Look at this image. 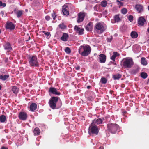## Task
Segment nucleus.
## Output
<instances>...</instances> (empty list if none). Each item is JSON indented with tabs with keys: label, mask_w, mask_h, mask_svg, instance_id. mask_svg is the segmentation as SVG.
<instances>
[{
	"label": "nucleus",
	"mask_w": 149,
	"mask_h": 149,
	"mask_svg": "<svg viewBox=\"0 0 149 149\" xmlns=\"http://www.w3.org/2000/svg\"><path fill=\"white\" fill-rule=\"evenodd\" d=\"M58 97H53L49 100V105L52 109H58L61 107V101H58Z\"/></svg>",
	"instance_id": "nucleus-1"
},
{
	"label": "nucleus",
	"mask_w": 149,
	"mask_h": 149,
	"mask_svg": "<svg viewBox=\"0 0 149 149\" xmlns=\"http://www.w3.org/2000/svg\"><path fill=\"white\" fill-rule=\"evenodd\" d=\"M91 49L89 45H83L79 48L78 52L81 56H88L91 53Z\"/></svg>",
	"instance_id": "nucleus-2"
},
{
	"label": "nucleus",
	"mask_w": 149,
	"mask_h": 149,
	"mask_svg": "<svg viewBox=\"0 0 149 149\" xmlns=\"http://www.w3.org/2000/svg\"><path fill=\"white\" fill-rule=\"evenodd\" d=\"M107 29L106 25L102 22H100L95 25V31L98 34H101Z\"/></svg>",
	"instance_id": "nucleus-3"
},
{
	"label": "nucleus",
	"mask_w": 149,
	"mask_h": 149,
	"mask_svg": "<svg viewBox=\"0 0 149 149\" xmlns=\"http://www.w3.org/2000/svg\"><path fill=\"white\" fill-rule=\"evenodd\" d=\"M122 65L125 68H131L134 65V62L132 58L127 57L122 60Z\"/></svg>",
	"instance_id": "nucleus-4"
},
{
	"label": "nucleus",
	"mask_w": 149,
	"mask_h": 149,
	"mask_svg": "<svg viewBox=\"0 0 149 149\" xmlns=\"http://www.w3.org/2000/svg\"><path fill=\"white\" fill-rule=\"evenodd\" d=\"M29 63L30 65L32 66L38 67V62L37 57L34 55L29 56Z\"/></svg>",
	"instance_id": "nucleus-5"
},
{
	"label": "nucleus",
	"mask_w": 149,
	"mask_h": 149,
	"mask_svg": "<svg viewBox=\"0 0 149 149\" xmlns=\"http://www.w3.org/2000/svg\"><path fill=\"white\" fill-rule=\"evenodd\" d=\"M99 132V129L97 126L95 124L92 123L90 125L88 128V133L90 134H97Z\"/></svg>",
	"instance_id": "nucleus-6"
},
{
	"label": "nucleus",
	"mask_w": 149,
	"mask_h": 149,
	"mask_svg": "<svg viewBox=\"0 0 149 149\" xmlns=\"http://www.w3.org/2000/svg\"><path fill=\"white\" fill-rule=\"evenodd\" d=\"M107 126L109 130L113 134L115 133L118 129V126L116 124H109Z\"/></svg>",
	"instance_id": "nucleus-7"
},
{
	"label": "nucleus",
	"mask_w": 149,
	"mask_h": 149,
	"mask_svg": "<svg viewBox=\"0 0 149 149\" xmlns=\"http://www.w3.org/2000/svg\"><path fill=\"white\" fill-rule=\"evenodd\" d=\"M18 117L20 120H24L27 119V115L24 112H20L19 114Z\"/></svg>",
	"instance_id": "nucleus-8"
},
{
	"label": "nucleus",
	"mask_w": 149,
	"mask_h": 149,
	"mask_svg": "<svg viewBox=\"0 0 149 149\" xmlns=\"http://www.w3.org/2000/svg\"><path fill=\"white\" fill-rule=\"evenodd\" d=\"M74 29L76 33L79 35H81L84 34L83 28L79 27L78 26L76 25L74 27Z\"/></svg>",
	"instance_id": "nucleus-9"
},
{
	"label": "nucleus",
	"mask_w": 149,
	"mask_h": 149,
	"mask_svg": "<svg viewBox=\"0 0 149 149\" xmlns=\"http://www.w3.org/2000/svg\"><path fill=\"white\" fill-rule=\"evenodd\" d=\"M68 9V7L67 4H65L63 6L62 11L64 15H67L69 14Z\"/></svg>",
	"instance_id": "nucleus-10"
},
{
	"label": "nucleus",
	"mask_w": 149,
	"mask_h": 149,
	"mask_svg": "<svg viewBox=\"0 0 149 149\" xmlns=\"http://www.w3.org/2000/svg\"><path fill=\"white\" fill-rule=\"evenodd\" d=\"M49 93L55 95H60V93L57 91V89L54 87H50L49 90Z\"/></svg>",
	"instance_id": "nucleus-11"
},
{
	"label": "nucleus",
	"mask_w": 149,
	"mask_h": 149,
	"mask_svg": "<svg viewBox=\"0 0 149 149\" xmlns=\"http://www.w3.org/2000/svg\"><path fill=\"white\" fill-rule=\"evenodd\" d=\"M85 16V14L84 13H80L78 15V19L77 22L79 23L83 20Z\"/></svg>",
	"instance_id": "nucleus-12"
},
{
	"label": "nucleus",
	"mask_w": 149,
	"mask_h": 149,
	"mask_svg": "<svg viewBox=\"0 0 149 149\" xmlns=\"http://www.w3.org/2000/svg\"><path fill=\"white\" fill-rule=\"evenodd\" d=\"M145 22L146 20L143 17H141L138 19V23L139 25L143 26L144 25Z\"/></svg>",
	"instance_id": "nucleus-13"
},
{
	"label": "nucleus",
	"mask_w": 149,
	"mask_h": 149,
	"mask_svg": "<svg viewBox=\"0 0 149 149\" xmlns=\"http://www.w3.org/2000/svg\"><path fill=\"white\" fill-rule=\"evenodd\" d=\"M15 26L11 22H7L6 24V28L10 30H13L15 29Z\"/></svg>",
	"instance_id": "nucleus-14"
},
{
	"label": "nucleus",
	"mask_w": 149,
	"mask_h": 149,
	"mask_svg": "<svg viewBox=\"0 0 149 149\" xmlns=\"http://www.w3.org/2000/svg\"><path fill=\"white\" fill-rule=\"evenodd\" d=\"M93 28V24L92 22H90L85 26L86 29L88 31H91Z\"/></svg>",
	"instance_id": "nucleus-15"
},
{
	"label": "nucleus",
	"mask_w": 149,
	"mask_h": 149,
	"mask_svg": "<svg viewBox=\"0 0 149 149\" xmlns=\"http://www.w3.org/2000/svg\"><path fill=\"white\" fill-rule=\"evenodd\" d=\"M99 59L101 63H104L106 61V56L103 54L99 55Z\"/></svg>",
	"instance_id": "nucleus-16"
},
{
	"label": "nucleus",
	"mask_w": 149,
	"mask_h": 149,
	"mask_svg": "<svg viewBox=\"0 0 149 149\" xmlns=\"http://www.w3.org/2000/svg\"><path fill=\"white\" fill-rule=\"evenodd\" d=\"M4 49L7 50L8 51H10L12 50V48L11 47L10 43L9 42H7L4 45Z\"/></svg>",
	"instance_id": "nucleus-17"
},
{
	"label": "nucleus",
	"mask_w": 149,
	"mask_h": 149,
	"mask_svg": "<svg viewBox=\"0 0 149 149\" xmlns=\"http://www.w3.org/2000/svg\"><path fill=\"white\" fill-rule=\"evenodd\" d=\"M68 35L65 33H63L62 36L61 37V40L64 41H66L67 40L68 38Z\"/></svg>",
	"instance_id": "nucleus-18"
},
{
	"label": "nucleus",
	"mask_w": 149,
	"mask_h": 149,
	"mask_svg": "<svg viewBox=\"0 0 149 149\" xmlns=\"http://www.w3.org/2000/svg\"><path fill=\"white\" fill-rule=\"evenodd\" d=\"M103 122V120L101 118H98L97 119H94L92 121V123H93L94 124L98 125L102 124Z\"/></svg>",
	"instance_id": "nucleus-19"
},
{
	"label": "nucleus",
	"mask_w": 149,
	"mask_h": 149,
	"mask_svg": "<svg viewBox=\"0 0 149 149\" xmlns=\"http://www.w3.org/2000/svg\"><path fill=\"white\" fill-rule=\"evenodd\" d=\"M23 11L22 10H19L17 11H15L14 13L18 18L20 17L22 15Z\"/></svg>",
	"instance_id": "nucleus-20"
},
{
	"label": "nucleus",
	"mask_w": 149,
	"mask_h": 149,
	"mask_svg": "<svg viewBox=\"0 0 149 149\" xmlns=\"http://www.w3.org/2000/svg\"><path fill=\"white\" fill-rule=\"evenodd\" d=\"M119 56V54L117 52H114L113 55L111 57V59L113 61H115V58Z\"/></svg>",
	"instance_id": "nucleus-21"
},
{
	"label": "nucleus",
	"mask_w": 149,
	"mask_h": 149,
	"mask_svg": "<svg viewBox=\"0 0 149 149\" xmlns=\"http://www.w3.org/2000/svg\"><path fill=\"white\" fill-rule=\"evenodd\" d=\"M133 49L135 53H138L140 51V47L138 45H135L133 46Z\"/></svg>",
	"instance_id": "nucleus-22"
},
{
	"label": "nucleus",
	"mask_w": 149,
	"mask_h": 149,
	"mask_svg": "<svg viewBox=\"0 0 149 149\" xmlns=\"http://www.w3.org/2000/svg\"><path fill=\"white\" fill-rule=\"evenodd\" d=\"M37 104L35 103H32L30 105V109L31 111H33L36 110L37 108Z\"/></svg>",
	"instance_id": "nucleus-23"
},
{
	"label": "nucleus",
	"mask_w": 149,
	"mask_h": 149,
	"mask_svg": "<svg viewBox=\"0 0 149 149\" xmlns=\"http://www.w3.org/2000/svg\"><path fill=\"white\" fill-rule=\"evenodd\" d=\"M135 8L136 10L139 12H141L143 10V7L141 5H136Z\"/></svg>",
	"instance_id": "nucleus-24"
},
{
	"label": "nucleus",
	"mask_w": 149,
	"mask_h": 149,
	"mask_svg": "<svg viewBox=\"0 0 149 149\" xmlns=\"http://www.w3.org/2000/svg\"><path fill=\"white\" fill-rule=\"evenodd\" d=\"M131 36L133 38H136L138 36V34L136 32L134 31H132L131 33Z\"/></svg>",
	"instance_id": "nucleus-25"
},
{
	"label": "nucleus",
	"mask_w": 149,
	"mask_h": 149,
	"mask_svg": "<svg viewBox=\"0 0 149 149\" xmlns=\"http://www.w3.org/2000/svg\"><path fill=\"white\" fill-rule=\"evenodd\" d=\"M33 133L35 135H38L40 133V130L38 127H36L33 131Z\"/></svg>",
	"instance_id": "nucleus-26"
},
{
	"label": "nucleus",
	"mask_w": 149,
	"mask_h": 149,
	"mask_svg": "<svg viewBox=\"0 0 149 149\" xmlns=\"http://www.w3.org/2000/svg\"><path fill=\"white\" fill-rule=\"evenodd\" d=\"M12 91L13 93L15 94H17L18 91V89L16 86H13L12 88Z\"/></svg>",
	"instance_id": "nucleus-27"
},
{
	"label": "nucleus",
	"mask_w": 149,
	"mask_h": 149,
	"mask_svg": "<svg viewBox=\"0 0 149 149\" xmlns=\"http://www.w3.org/2000/svg\"><path fill=\"white\" fill-rule=\"evenodd\" d=\"M9 76L8 75H0V79L2 80H6L8 77Z\"/></svg>",
	"instance_id": "nucleus-28"
},
{
	"label": "nucleus",
	"mask_w": 149,
	"mask_h": 149,
	"mask_svg": "<svg viewBox=\"0 0 149 149\" xmlns=\"http://www.w3.org/2000/svg\"><path fill=\"white\" fill-rule=\"evenodd\" d=\"M141 63L142 64L144 65H147V63L146 60L145 58L144 57H142L141 59Z\"/></svg>",
	"instance_id": "nucleus-29"
},
{
	"label": "nucleus",
	"mask_w": 149,
	"mask_h": 149,
	"mask_svg": "<svg viewBox=\"0 0 149 149\" xmlns=\"http://www.w3.org/2000/svg\"><path fill=\"white\" fill-rule=\"evenodd\" d=\"M107 3L106 1L104 0L101 2L100 5L102 6L105 7L107 6Z\"/></svg>",
	"instance_id": "nucleus-30"
},
{
	"label": "nucleus",
	"mask_w": 149,
	"mask_h": 149,
	"mask_svg": "<svg viewBox=\"0 0 149 149\" xmlns=\"http://www.w3.org/2000/svg\"><path fill=\"white\" fill-rule=\"evenodd\" d=\"M6 118V117L3 115H2L0 116V121L2 123L5 122Z\"/></svg>",
	"instance_id": "nucleus-31"
},
{
	"label": "nucleus",
	"mask_w": 149,
	"mask_h": 149,
	"mask_svg": "<svg viewBox=\"0 0 149 149\" xmlns=\"http://www.w3.org/2000/svg\"><path fill=\"white\" fill-rule=\"evenodd\" d=\"M121 77V75L120 74H117L113 76V78L114 79H118Z\"/></svg>",
	"instance_id": "nucleus-32"
},
{
	"label": "nucleus",
	"mask_w": 149,
	"mask_h": 149,
	"mask_svg": "<svg viewBox=\"0 0 149 149\" xmlns=\"http://www.w3.org/2000/svg\"><path fill=\"white\" fill-rule=\"evenodd\" d=\"M115 21L116 22H118L120 21V18L119 15H117L114 16Z\"/></svg>",
	"instance_id": "nucleus-33"
},
{
	"label": "nucleus",
	"mask_w": 149,
	"mask_h": 149,
	"mask_svg": "<svg viewBox=\"0 0 149 149\" xmlns=\"http://www.w3.org/2000/svg\"><path fill=\"white\" fill-rule=\"evenodd\" d=\"M141 77L143 79H145L147 77V74L145 72H142L141 74Z\"/></svg>",
	"instance_id": "nucleus-34"
},
{
	"label": "nucleus",
	"mask_w": 149,
	"mask_h": 149,
	"mask_svg": "<svg viewBox=\"0 0 149 149\" xmlns=\"http://www.w3.org/2000/svg\"><path fill=\"white\" fill-rule=\"evenodd\" d=\"M65 52L66 53L69 54L71 52V50L69 48L66 47L65 49Z\"/></svg>",
	"instance_id": "nucleus-35"
},
{
	"label": "nucleus",
	"mask_w": 149,
	"mask_h": 149,
	"mask_svg": "<svg viewBox=\"0 0 149 149\" xmlns=\"http://www.w3.org/2000/svg\"><path fill=\"white\" fill-rule=\"evenodd\" d=\"M121 13L123 14H126L127 12V10L125 8H123L121 10Z\"/></svg>",
	"instance_id": "nucleus-36"
},
{
	"label": "nucleus",
	"mask_w": 149,
	"mask_h": 149,
	"mask_svg": "<svg viewBox=\"0 0 149 149\" xmlns=\"http://www.w3.org/2000/svg\"><path fill=\"white\" fill-rule=\"evenodd\" d=\"M101 81L102 83L105 84L107 82V79L105 78H102L101 79Z\"/></svg>",
	"instance_id": "nucleus-37"
},
{
	"label": "nucleus",
	"mask_w": 149,
	"mask_h": 149,
	"mask_svg": "<svg viewBox=\"0 0 149 149\" xmlns=\"http://www.w3.org/2000/svg\"><path fill=\"white\" fill-rule=\"evenodd\" d=\"M59 26L62 29H64L65 28V26L63 23L60 24Z\"/></svg>",
	"instance_id": "nucleus-38"
},
{
	"label": "nucleus",
	"mask_w": 149,
	"mask_h": 149,
	"mask_svg": "<svg viewBox=\"0 0 149 149\" xmlns=\"http://www.w3.org/2000/svg\"><path fill=\"white\" fill-rule=\"evenodd\" d=\"M113 39V37L112 36H110L107 38V40L108 42H111Z\"/></svg>",
	"instance_id": "nucleus-39"
},
{
	"label": "nucleus",
	"mask_w": 149,
	"mask_h": 149,
	"mask_svg": "<svg viewBox=\"0 0 149 149\" xmlns=\"http://www.w3.org/2000/svg\"><path fill=\"white\" fill-rule=\"evenodd\" d=\"M133 17L131 15H129L128 17L129 20L131 22L133 21Z\"/></svg>",
	"instance_id": "nucleus-40"
},
{
	"label": "nucleus",
	"mask_w": 149,
	"mask_h": 149,
	"mask_svg": "<svg viewBox=\"0 0 149 149\" xmlns=\"http://www.w3.org/2000/svg\"><path fill=\"white\" fill-rule=\"evenodd\" d=\"M52 15L53 18V19L54 20L55 19V18L56 17V13L54 12H53V13L52 14Z\"/></svg>",
	"instance_id": "nucleus-41"
},
{
	"label": "nucleus",
	"mask_w": 149,
	"mask_h": 149,
	"mask_svg": "<svg viewBox=\"0 0 149 149\" xmlns=\"http://www.w3.org/2000/svg\"><path fill=\"white\" fill-rule=\"evenodd\" d=\"M45 19L47 21H49L50 19V17L49 16H47L45 17Z\"/></svg>",
	"instance_id": "nucleus-42"
},
{
	"label": "nucleus",
	"mask_w": 149,
	"mask_h": 149,
	"mask_svg": "<svg viewBox=\"0 0 149 149\" xmlns=\"http://www.w3.org/2000/svg\"><path fill=\"white\" fill-rule=\"evenodd\" d=\"M43 32H44V34L45 35H47V36H49L50 35V32H45V31H43Z\"/></svg>",
	"instance_id": "nucleus-43"
},
{
	"label": "nucleus",
	"mask_w": 149,
	"mask_h": 149,
	"mask_svg": "<svg viewBox=\"0 0 149 149\" xmlns=\"http://www.w3.org/2000/svg\"><path fill=\"white\" fill-rule=\"evenodd\" d=\"M117 2L118 3V4H120L121 6L122 5L123 3L119 1L118 0H117Z\"/></svg>",
	"instance_id": "nucleus-44"
},
{
	"label": "nucleus",
	"mask_w": 149,
	"mask_h": 149,
	"mask_svg": "<svg viewBox=\"0 0 149 149\" xmlns=\"http://www.w3.org/2000/svg\"><path fill=\"white\" fill-rule=\"evenodd\" d=\"M6 4L5 3H2V6H3V7H5L6 6Z\"/></svg>",
	"instance_id": "nucleus-45"
},
{
	"label": "nucleus",
	"mask_w": 149,
	"mask_h": 149,
	"mask_svg": "<svg viewBox=\"0 0 149 149\" xmlns=\"http://www.w3.org/2000/svg\"><path fill=\"white\" fill-rule=\"evenodd\" d=\"M80 67L79 66L77 67H76V70H79L80 69Z\"/></svg>",
	"instance_id": "nucleus-46"
},
{
	"label": "nucleus",
	"mask_w": 149,
	"mask_h": 149,
	"mask_svg": "<svg viewBox=\"0 0 149 149\" xmlns=\"http://www.w3.org/2000/svg\"><path fill=\"white\" fill-rule=\"evenodd\" d=\"M99 149H104V148L103 146H100L99 148Z\"/></svg>",
	"instance_id": "nucleus-47"
},
{
	"label": "nucleus",
	"mask_w": 149,
	"mask_h": 149,
	"mask_svg": "<svg viewBox=\"0 0 149 149\" xmlns=\"http://www.w3.org/2000/svg\"><path fill=\"white\" fill-rule=\"evenodd\" d=\"M2 3L1 1H0V6H2Z\"/></svg>",
	"instance_id": "nucleus-48"
},
{
	"label": "nucleus",
	"mask_w": 149,
	"mask_h": 149,
	"mask_svg": "<svg viewBox=\"0 0 149 149\" xmlns=\"http://www.w3.org/2000/svg\"><path fill=\"white\" fill-rule=\"evenodd\" d=\"M1 149H8V148H6V147H2V148H1Z\"/></svg>",
	"instance_id": "nucleus-49"
},
{
	"label": "nucleus",
	"mask_w": 149,
	"mask_h": 149,
	"mask_svg": "<svg viewBox=\"0 0 149 149\" xmlns=\"http://www.w3.org/2000/svg\"><path fill=\"white\" fill-rule=\"evenodd\" d=\"M147 31L149 33V27L147 29Z\"/></svg>",
	"instance_id": "nucleus-50"
},
{
	"label": "nucleus",
	"mask_w": 149,
	"mask_h": 149,
	"mask_svg": "<svg viewBox=\"0 0 149 149\" xmlns=\"http://www.w3.org/2000/svg\"><path fill=\"white\" fill-rule=\"evenodd\" d=\"M134 71H132V72H133L134 73H135L136 72H137V71L136 70V72H134Z\"/></svg>",
	"instance_id": "nucleus-51"
},
{
	"label": "nucleus",
	"mask_w": 149,
	"mask_h": 149,
	"mask_svg": "<svg viewBox=\"0 0 149 149\" xmlns=\"http://www.w3.org/2000/svg\"><path fill=\"white\" fill-rule=\"evenodd\" d=\"M8 58H6V59L5 60V61L6 62H7V61L8 60Z\"/></svg>",
	"instance_id": "nucleus-52"
},
{
	"label": "nucleus",
	"mask_w": 149,
	"mask_h": 149,
	"mask_svg": "<svg viewBox=\"0 0 149 149\" xmlns=\"http://www.w3.org/2000/svg\"><path fill=\"white\" fill-rule=\"evenodd\" d=\"M90 86H87V88L89 89L90 88Z\"/></svg>",
	"instance_id": "nucleus-53"
},
{
	"label": "nucleus",
	"mask_w": 149,
	"mask_h": 149,
	"mask_svg": "<svg viewBox=\"0 0 149 149\" xmlns=\"http://www.w3.org/2000/svg\"><path fill=\"white\" fill-rule=\"evenodd\" d=\"M1 85H0V90L1 89Z\"/></svg>",
	"instance_id": "nucleus-54"
},
{
	"label": "nucleus",
	"mask_w": 149,
	"mask_h": 149,
	"mask_svg": "<svg viewBox=\"0 0 149 149\" xmlns=\"http://www.w3.org/2000/svg\"><path fill=\"white\" fill-rule=\"evenodd\" d=\"M148 10H149V6H148Z\"/></svg>",
	"instance_id": "nucleus-55"
}]
</instances>
